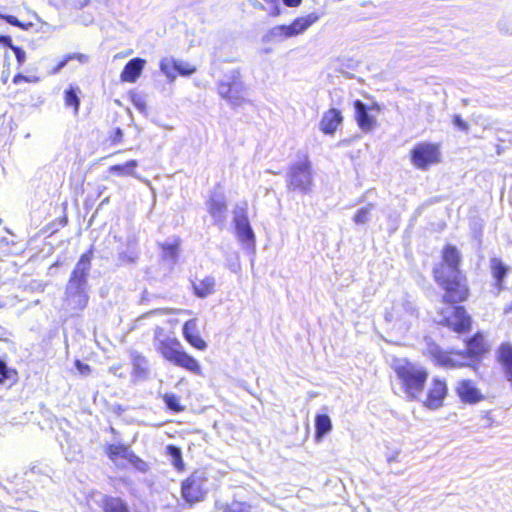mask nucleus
<instances>
[{"label":"nucleus","mask_w":512,"mask_h":512,"mask_svg":"<svg viewBox=\"0 0 512 512\" xmlns=\"http://www.w3.org/2000/svg\"><path fill=\"white\" fill-rule=\"evenodd\" d=\"M432 277L441 289V302L447 306H456L467 302L471 297V287L466 273L443 271L438 267L432 271Z\"/></svg>","instance_id":"obj_1"},{"label":"nucleus","mask_w":512,"mask_h":512,"mask_svg":"<svg viewBox=\"0 0 512 512\" xmlns=\"http://www.w3.org/2000/svg\"><path fill=\"white\" fill-rule=\"evenodd\" d=\"M393 370L407 397L411 400H418L424 391L429 375L428 371L408 359L396 362Z\"/></svg>","instance_id":"obj_2"},{"label":"nucleus","mask_w":512,"mask_h":512,"mask_svg":"<svg viewBox=\"0 0 512 512\" xmlns=\"http://www.w3.org/2000/svg\"><path fill=\"white\" fill-rule=\"evenodd\" d=\"M409 160L412 166L421 171H427L443 161L441 144L430 141L417 142L409 150Z\"/></svg>","instance_id":"obj_3"},{"label":"nucleus","mask_w":512,"mask_h":512,"mask_svg":"<svg viewBox=\"0 0 512 512\" xmlns=\"http://www.w3.org/2000/svg\"><path fill=\"white\" fill-rule=\"evenodd\" d=\"M312 185V169L311 163L307 156L289 168L287 175V189L290 191H298L307 193Z\"/></svg>","instance_id":"obj_4"},{"label":"nucleus","mask_w":512,"mask_h":512,"mask_svg":"<svg viewBox=\"0 0 512 512\" xmlns=\"http://www.w3.org/2000/svg\"><path fill=\"white\" fill-rule=\"evenodd\" d=\"M429 357L434 365L444 369H461L470 367L476 370V365L465 361L462 350L460 349H442L439 346H434L429 350Z\"/></svg>","instance_id":"obj_5"},{"label":"nucleus","mask_w":512,"mask_h":512,"mask_svg":"<svg viewBox=\"0 0 512 512\" xmlns=\"http://www.w3.org/2000/svg\"><path fill=\"white\" fill-rule=\"evenodd\" d=\"M156 349L166 360L189 370L192 369V357L181 350L180 343L175 338L157 337Z\"/></svg>","instance_id":"obj_6"},{"label":"nucleus","mask_w":512,"mask_h":512,"mask_svg":"<svg viewBox=\"0 0 512 512\" xmlns=\"http://www.w3.org/2000/svg\"><path fill=\"white\" fill-rule=\"evenodd\" d=\"M105 454L113 463L119 460H126L135 469L140 472L148 471V464L137 454H135L130 445L124 443H109L105 446Z\"/></svg>","instance_id":"obj_7"},{"label":"nucleus","mask_w":512,"mask_h":512,"mask_svg":"<svg viewBox=\"0 0 512 512\" xmlns=\"http://www.w3.org/2000/svg\"><path fill=\"white\" fill-rule=\"evenodd\" d=\"M465 349L462 350L465 361L478 367V363L484 359L490 351V344L482 331H476L464 340Z\"/></svg>","instance_id":"obj_8"},{"label":"nucleus","mask_w":512,"mask_h":512,"mask_svg":"<svg viewBox=\"0 0 512 512\" xmlns=\"http://www.w3.org/2000/svg\"><path fill=\"white\" fill-rule=\"evenodd\" d=\"M448 394V385L445 379L433 377L422 405L429 410H437L444 405Z\"/></svg>","instance_id":"obj_9"},{"label":"nucleus","mask_w":512,"mask_h":512,"mask_svg":"<svg viewBox=\"0 0 512 512\" xmlns=\"http://www.w3.org/2000/svg\"><path fill=\"white\" fill-rule=\"evenodd\" d=\"M452 317H444L440 324L457 334H466L472 329V317L462 305L452 306Z\"/></svg>","instance_id":"obj_10"},{"label":"nucleus","mask_w":512,"mask_h":512,"mask_svg":"<svg viewBox=\"0 0 512 512\" xmlns=\"http://www.w3.org/2000/svg\"><path fill=\"white\" fill-rule=\"evenodd\" d=\"M319 18V14L310 13L295 18L289 25H278L274 29L282 38H291L305 32L310 26L316 23Z\"/></svg>","instance_id":"obj_11"},{"label":"nucleus","mask_w":512,"mask_h":512,"mask_svg":"<svg viewBox=\"0 0 512 512\" xmlns=\"http://www.w3.org/2000/svg\"><path fill=\"white\" fill-rule=\"evenodd\" d=\"M462 254L459 248L451 243H446L440 252V262L434 265L432 271L441 267L443 271L448 272H463L461 270Z\"/></svg>","instance_id":"obj_12"},{"label":"nucleus","mask_w":512,"mask_h":512,"mask_svg":"<svg viewBox=\"0 0 512 512\" xmlns=\"http://www.w3.org/2000/svg\"><path fill=\"white\" fill-rule=\"evenodd\" d=\"M92 257H93L92 249H89L85 253H83L80 256L75 268L73 269V271L71 273V276L69 279V284L72 288L75 289L76 292L83 291V287L86 284L88 272L91 267Z\"/></svg>","instance_id":"obj_13"},{"label":"nucleus","mask_w":512,"mask_h":512,"mask_svg":"<svg viewBox=\"0 0 512 512\" xmlns=\"http://www.w3.org/2000/svg\"><path fill=\"white\" fill-rule=\"evenodd\" d=\"M243 90V83L238 73L229 80L220 82L218 86L220 96L233 105H240L244 102Z\"/></svg>","instance_id":"obj_14"},{"label":"nucleus","mask_w":512,"mask_h":512,"mask_svg":"<svg viewBox=\"0 0 512 512\" xmlns=\"http://www.w3.org/2000/svg\"><path fill=\"white\" fill-rule=\"evenodd\" d=\"M455 392L460 401L465 404H476L485 399L476 383L471 379L460 380L455 387Z\"/></svg>","instance_id":"obj_15"},{"label":"nucleus","mask_w":512,"mask_h":512,"mask_svg":"<svg viewBox=\"0 0 512 512\" xmlns=\"http://www.w3.org/2000/svg\"><path fill=\"white\" fill-rule=\"evenodd\" d=\"M234 225L237 235L242 241H254V233L249 223L246 206L237 207L234 211Z\"/></svg>","instance_id":"obj_16"},{"label":"nucleus","mask_w":512,"mask_h":512,"mask_svg":"<svg viewBox=\"0 0 512 512\" xmlns=\"http://www.w3.org/2000/svg\"><path fill=\"white\" fill-rule=\"evenodd\" d=\"M343 122V116L339 109L330 108L325 111L319 122V129L325 135H333Z\"/></svg>","instance_id":"obj_17"},{"label":"nucleus","mask_w":512,"mask_h":512,"mask_svg":"<svg viewBox=\"0 0 512 512\" xmlns=\"http://www.w3.org/2000/svg\"><path fill=\"white\" fill-rule=\"evenodd\" d=\"M146 60L140 57H135L129 60L120 73V80L127 83H135L141 76Z\"/></svg>","instance_id":"obj_18"},{"label":"nucleus","mask_w":512,"mask_h":512,"mask_svg":"<svg viewBox=\"0 0 512 512\" xmlns=\"http://www.w3.org/2000/svg\"><path fill=\"white\" fill-rule=\"evenodd\" d=\"M355 109V120L358 127L363 131H371L376 126V120L368 113V108L360 100L353 102Z\"/></svg>","instance_id":"obj_19"},{"label":"nucleus","mask_w":512,"mask_h":512,"mask_svg":"<svg viewBox=\"0 0 512 512\" xmlns=\"http://www.w3.org/2000/svg\"><path fill=\"white\" fill-rule=\"evenodd\" d=\"M490 271L495 281L494 285L497 290L504 288V279L509 272V267L504 264L500 258L493 257L490 259Z\"/></svg>","instance_id":"obj_20"},{"label":"nucleus","mask_w":512,"mask_h":512,"mask_svg":"<svg viewBox=\"0 0 512 512\" xmlns=\"http://www.w3.org/2000/svg\"><path fill=\"white\" fill-rule=\"evenodd\" d=\"M100 507L102 512H131L128 503L118 496H104Z\"/></svg>","instance_id":"obj_21"},{"label":"nucleus","mask_w":512,"mask_h":512,"mask_svg":"<svg viewBox=\"0 0 512 512\" xmlns=\"http://www.w3.org/2000/svg\"><path fill=\"white\" fill-rule=\"evenodd\" d=\"M137 167L138 161L131 159L125 163L110 166L108 172L117 177H136Z\"/></svg>","instance_id":"obj_22"},{"label":"nucleus","mask_w":512,"mask_h":512,"mask_svg":"<svg viewBox=\"0 0 512 512\" xmlns=\"http://www.w3.org/2000/svg\"><path fill=\"white\" fill-rule=\"evenodd\" d=\"M80 89L73 85H69L63 93L64 105L67 108H71L73 114L77 115L80 109V98L79 93Z\"/></svg>","instance_id":"obj_23"},{"label":"nucleus","mask_w":512,"mask_h":512,"mask_svg":"<svg viewBox=\"0 0 512 512\" xmlns=\"http://www.w3.org/2000/svg\"><path fill=\"white\" fill-rule=\"evenodd\" d=\"M332 429L330 417L327 414H318L315 417V438L321 440Z\"/></svg>","instance_id":"obj_24"},{"label":"nucleus","mask_w":512,"mask_h":512,"mask_svg":"<svg viewBox=\"0 0 512 512\" xmlns=\"http://www.w3.org/2000/svg\"><path fill=\"white\" fill-rule=\"evenodd\" d=\"M215 280L207 276L200 281L198 286H194V292L199 297H206L214 292Z\"/></svg>","instance_id":"obj_25"},{"label":"nucleus","mask_w":512,"mask_h":512,"mask_svg":"<svg viewBox=\"0 0 512 512\" xmlns=\"http://www.w3.org/2000/svg\"><path fill=\"white\" fill-rule=\"evenodd\" d=\"M162 250V257L166 260H175L178 256L180 243L174 241L171 243H163L160 245Z\"/></svg>","instance_id":"obj_26"},{"label":"nucleus","mask_w":512,"mask_h":512,"mask_svg":"<svg viewBox=\"0 0 512 512\" xmlns=\"http://www.w3.org/2000/svg\"><path fill=\"white\" fill-rule=\"evenodd\" d=\"M166 453L170 456L171 462L178 471L184 470V463L182 461L181 451L174 445H168L166 447Z\"/></svg>","instance_id":"obj_27"},{"label":"nucleus","mask_w":512,"mask_h":512,"mask_svg":"<svg viewBox=\"0 0 512 512\" xmlns=\"http://www.w3.org/2000/svg\"><path fill=\"white\" fill-rule=\"evenodd\" d=\"M17 371L13 368H8L6 363L0 359V385L4 384L7 380L17 378Z\"/></svg>","instance_id":"obj_28"},{"label":"nucleus","mask_w":512,"mask_h":512,"mask_svg":"<svg viewBox=\"0 0 512 512\" xmlns=\"http://www.w3.org/2000/svg\"><path fill=\"white\" fill-rule=\"evenodd\" d=\"M163 400L170 410L174 412H180L183 410V407L180 404V398L177 395L173 393H166L163 395Z\"/></svg>","instance_id":"obj_29"},{"label":"nucleus","mask_w":512,"mask_h":512,"mask_svg":"<svg viewBox=\"0 0 512 512\" xmlns=\"http://www.w3.org/2000/svg\"><path fill=\"white\" fill-rule=\"evenodd\" d=\"M227 209L226 203L223 200H211L209 202V213L213 216H222Z\"/></svg>","instance_id":"obj_30"},{"label":"nucleus","mask_w":512,"mask_h":512,"mask_svg":"<svg viewBox=\"0 0 512 512\" xmlns=\"http://www.w3.org/2000/svg\"><path fill=\"white\" fill-rule=\"evenodd\" d=\"M181 495L187 503H189V504L192 503V480L190 477L186 478L182 482Z\"/></svg>","instance_id":"obj_31"},{"label":"nucleus","mask_w":512,"mask_h":512,"mask_svg":"<svg viewBox=\"0 0 512 512\" xmlns=\"http://www.w3.org/2000/svg\"><path fill=\"white\" fill-rule=\"evenodd\" d=\"M370 205L360 208L354 215L353 220L356 224H364L369 219Z\"/></svg>","instance_id":"obj_32"},{"label":"nucleus","mask_w":512,"mask_h":512,"mask_svg":"<svg viewBox=\"0 0 512 512\" xmlns=\"http://www.w3.org/2000/svg\"><path fill=\"white\" fill-rule=\"evenodd\" d=\"M0 19H3L5 20L8 24L12 25V26H15V27H19L23 30H26L29 26H31L30 23L28 24H24L22 22H20L17 17H15L14 15H9V14H0Z\"/></svg>","instance_id":"obj_33"},{"label":"nucleus","mask_w":512,"mask_h":512,"mask_svg":"<svg viewBox=\"0 0 512 512\" xmlns=\"http://www.w3.org/2000/svg\"><path fill=\"white\" fill-rule=\"evenodd\" d=\"M6 48H10L13 51L18 65L22 66L26 60L25 51L20 46L14 45L12 40H11V46H7Z\"/></svg>","instance_id":"obj_34"},{"label":"nucleus","mask_w":512,"mask_h":512,"mask_svg":"<svg viewBox=\"0 0 512 512\" xmlns=\"http://www.w3.org/2000/svg\"><path fill=\"white\" fill-rule=\"evenodd\" d=\"M39 79L37 77H30V76H26V75H23V74H16L13 76V79H12V82L14 84H19L21 82H26V83H36L38 82Z\"/></svg>","instance_id":"obj_35"},{"label":"nucleus","mask_w":512,"mask_h":512,"mask_svg":"<svg viewBox=\"0 0 512 512\" xmlns=\"http://www.w3.org/2000/svg\"><path fill=\"white\" fill-rule=\"evenodd\" d=\"M452 122L459 130L463 132H467L469 129L468 123L464 121L460 115H454Z\"/></svg>","instance_id":"obj_36"},{"label":"nucleus","mask_w":512,"mask_h":512,"mask_svg":"<svg viewBox=\"0 0 512 512\" xmlns=\"http://www.w3.org/2000/svg\"><path fill=\"white\" fill-rule=\"evenodd\" d=\"M223 512H249V506L245 503H237L226 507Z\"/></svg>","instance_id":"obj_37"},{"label":"nucleus","mask_w":512,"mask_h":512,"mask_svg":"<svg viewBox=\"0 0 512 512\" xmlns=\"http://www.w3.org/2000/svg\"><path fill=\"white\" fill-rule=\"evenodd\" d=\"M123 139V132L120 128H115L111 135L109 136V140H110V143L111 144H118L122 141Z\"/></svg>","instance_id":"obj_38"},{"label":"nucleus","mask_w":512,"mask_h":512,"mask_svg":"<svg viewBox=\"0 0 512 512\" xmlns=\"http://www.w3.org/2000/svg\"><path fill=\"white\" fill-rule=\"evenodd\" d=\"M66 56H67L69 62L76 60L80 63H86L89 59L88 55L83 54V53H70V54H67Z\"/></svg>","instance_id":"obj_39"},{"label":"nucleus","mask_w":512,"mask_h":512,"mask_svg":"<svg viewBox=\"0 0 512 512\" xmlns=\"http://www.w3.org/2000/svg\"><path fill=\"white\" fill-rule=\"evenodd\" d=\"M74 366L82 375H87L91 372V368L88 364L81 362L80 360H76L74 362Z\"/></svg>","instance_id":"obj_40"},{"label":"nucleus","mask_w":512,"mask_h":512,"mask_svg":"<svg viewBox=\"0 0 512 512\" xmlns=\"http://www.w3.org/2000/svg\"><path fill=\"white\" fill-rule=\"evenodd\" d=\"M69 62L67 56L65 55L52 69L51 74H57L59 73Z\"/></svg>","instance_id":"obj_41"},{"label":"nucleus","mask_w":512,"mask_h":512,"mask_svg":"<svg viewBox=\"0 0 512 512\" xmlns=\"http://www.w3.org/2000/svg\"><path fill=\"white\" fill-rule=\"evenodd\" d=\"M183 333H184V336L186 338V340L192 344V331L190 329V321H187L185 324H184V327H183Z\"/></svg>","instance_id":"obj_42"},{"label":"nucleus","mask_w":512,"mask_h":512,"mask_svg":"<svg viewBox=\"0 0 512 512\" xmlns=\"http://www.w3.org/2000/svg\"><path fill=\"white\" fill-rule=\"evenodd\" d=\"M194 348L204 350L206 348L205 341L198 336H194Z\"/></svg>","instance_id":"obj_43"},{"label":"nucleus","mask_w":512,"mask_h":512,"mask_svg":"<svg viewBox=\"0 0 512 512\" xmlns=\"http://www.w3.org/2000/svg\"><path fill=\"white\" fill-rule=\"evenodd\" d=\"M0 46L4 48H6L7 46H11V36L0 35Z\"/></svg>","instance_id":"obj_44"},{"label":"nucleus","mask_w":512,"mask_h":512,"mask_svg":"<svg viewBox=\"0 0 512 512\" xmlns=\"http://www.w3.org/2000/svg\"><path fill=\"white\" fill-rule=\"evenodd\" d=\"M287 7H297L301 4L302 0H283Z\"/></svg>","instance_id":"obj_45"},{"label":"nucleus","mask_w":512,"mask_h":512,"mask_svg":"<svg viewBox=\"0 0 512 512\" xmlns=\"http://www.w3.org/2000/svg\"><path fill=\"white\" fill-rule=\"evenodd\" d=\"M133 103L139 110H145L146 105L140 98L138 100H133Z\"/></svg>","instance_id":"obj_46"},{"label":"nucleus","mask_w":512,"mask_h":512,"mask_svg":"<svg viewBox=\"0 0 512 512\" xmlns=\"http://www.w3.org/2000/svg\"><path fill=\"white\" fill-rule=\"evenodd\" d=\"M59 225L62 227L66 226L68 224V216L66 213H64L59 219H58Z\"/></svg>","instance_id":"obj_47"},{"label":"nucleus","mask_w":512,"mask_h":512,"mask_svg":"<svg viewBox=\"0 0 512 512\" xmlns=\"http://www.w3.org/2000/svg\"><path fill=\"white\" fill-rule=\"evenodd\" d=\"M503 314L504 315L512 314V301L503 308Z\"/></svg>","instance_id":"obj_48"},{"label":"nucleus","mask_w":512,"mask_h":512,"mask_svg":"<svg viewBox=\"0 0 512 512\" xmlns=\"http://www.w3.org/2000/svg\"><path fill=\"white\" fill-rule=\"evenodd\" d=\"M408 309L410 311V314L414 315L415 317H418V310L417 309H415L413 307H410L409 305H408Z\"/></svg>","instance_id":"obj_49"},{"label":"nucleus","mask_w":512,"mask_h":512,"mask_svg":"<svg viewBox=\"0 0 512 512\" xmlns=\"http://www.w3.org/2000/svg\"><path fill=\"white\" fill-rule=\"evenodd\" d=\"M143 360H144V358L141 355H139V354H135L134 355V362L135 363H137L138 361H143Z\"/></svg>","instance_id":"obj_50"},{"label":"nucleus","mask_w":512,"mask_h":512,"mask_svg":"<svg viewBox=\"0 0 512 512\" xmlns=\"http://www.w3.org/2000/svg\"><path fill=\"white\" fill-rule=\"evenodd\" d=\"M177 70L179 71L180 74H183V75H186V74H189L190 73V70H181L180 68L177 67Z\"/></svg>","instance_id":"obj_51"},{"label":"nucleus","mask_w":512,"mask_h":512,"mask_svg":"<svg viewBox=\"0 0 512 512\" xmlns=\"http://www.w3.org/2000/svg\"><path fill=\"white\" fill-rule=\"evenodd\" d=\"M198 365L197 363L194 361V366H193V369H194V373H198Z\"/></svg>","instance_id":"obj_52"},{"label":"nucleus","mask_w":512,"mask_h":512,"mask_svg":"<svg viewBox=\"0 0 512 512\" xmlns=\"http://www.w3.org/2000/svg\"><path fill=\"white\" fill-rule=\"evenodd\" d=\"M162 70H163V71H165L166 73H168V71H167V65H166V64H163V65H162Z\"/></svg>","instance_id":"obj_53"},{"label":"nucleus","mask_w":512,"mask_h":512,"mask_svg":"<svg viewBox=\"0 0 512 512\" xmlns=\"http://www.w3.org/2000/svg\"><path fill=\"white\" fill-rule=\"evenodd\" d=\"M2 307H3V305L0 303V308H2Z\"/></svg>","instance_id":"obj_54"}]
</instances>
